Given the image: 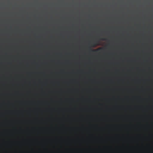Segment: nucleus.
I'll use <instances>...</instances> for the list:
<instances>
[{"mask_svg": "<svg viewBox=\"0 0 153 153\" xmlns=\"http://www.w3.org/2000/svg\"><path fill=\"white\" fill-rule=\"evenodd\" d=\"M101 40L103 41L106 40V39L105 38H102V39H101Z\"/></svg>", "mask_w": 153, "mask_h": 153, "instance_id": "7ed1b4c3", "label": "nucleus"}, {"mask_svg": "<svg viewBox=\"0 0 153 153\" xmlns=\"http://www.w3.org/2000/svg\"><path fill=\"white\" fill-rule=\"evenodd\" d=\"M101 49V48H99L97 50H91V49L90 47H89V48H88V50H89V51H91L93 52H97V51Z\"/></svg>", "mask_w": 153, "mask_h": 153, "instance_id": "f257e3e1", "label": "nucleus"}, {"mask_svg": "<svg viewBox=\"0 0 153 153\" xmlns=\"http://www.w3.org/2000/svg\"><path fill=\"white\" fill-rule=\"evenodd\" d=\"M97 45V43H96V42H94L92 43L91 44H89V45H91V46L93 47H94Z\"/></svg>", "mask_w": 153, "mask_h": 153, "instance_id": "f03ea898", "label": "nucleus"}]
</instances>
